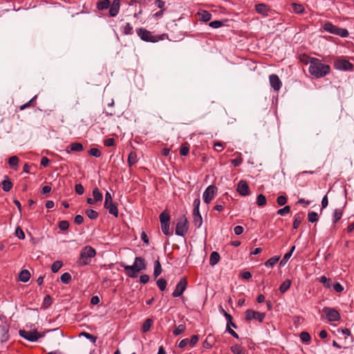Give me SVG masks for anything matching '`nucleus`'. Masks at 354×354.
I'll return each mask as SVG.
<instances>
[{
  "mask_svg": "<svg viewBox=\"0 0 354 354\" xmlns=\"http://www.w3.org/2000/svg\"><path fill=\"white\" fill-rule=\"evenodd\" d=\"M314 58L313 57H310L309 56L306 55H303L300 57V60L301 62L306 64H309L310 65V62Z\"/></svg>",
  "mask_w": 354,
  "mask_h": 354,
  "instance_id": "nucleus-58",
  "label": "nucleus"
},
{
  "mask_svg": "<svg viewBox=\"0 0 354 354\" xmlns=\"http://www.w3.org/2000/svg\"><path fill=\"white\" fill-rule=\"evenodd\" d=\"M93 198L96 202L102 201L103 198L102 194L100 192L98 188L95 187L93 189Z\"/></svg>",
  "mask_w": 354,
  "mask_h": 354,
  "instance_id": "nucleus-39",
  "label": "nucleus"
},
{
  "mask_svg": "<svg viewBox=\"0 0 354 354\" xmlns=\"http://www.w3.org/2000/svg\"><path fill=\"white\" fill-rule=\"evenodd\" d=\"M85 213H86V216L90 219H92V220L96 219L99 216V214L97 213V212H96L95 210H93L92 209H86Z\"/></svg>",
  "mask_w": 354,
  "mask_h": 354,
  "instance_id": "nucleus-40",
  "label": "nucleus"
},
{
  "mask_svg": "<svg viewBox=\"0 0 354 354\" xmlns=\"http://www.w3.org/2000/svg\"><path fill=\"white\" fill-rule=\"evenodd\" d=\"M123 33L124 35H132L133 34V27L129 23H127L123 28Z\"/></svg>",
  "mask_w": 354,
  "mask_h": 354,
  "instance_id": "nucleus-53",
  "label": "nucleus"
},
{
  "mask_svg": "<svg viewBox=\"0 0 354 354\" xmlns=\"http://www.w3.org/2000/svg\"><path fill=\"white\" fill-rule=\"evenodd\" d=\"M186 326L185 324L178 325L173 331V334L176 336L179 335L185 332Z\"/></svg>",
  "mask_w": 354,
  "mask_h": 354,
  "instance_id": "nucleus-48",
  "label": "nucleus"
},
{
  "mask_svg": "<svg viewBox=\"0 0 354 354\" xmlns=\"http://www.w3.org/2000/svg\"><path fill=\"white\" fill-rule=\"evenodd\" d=\"M15 234L21 240H23L25 239V234H24V231L19 226L16 228Z\"/></svg>",
  "mask_w": 354,
  "mask_h": 354,
  "instance_id": "nucleus-56",
  "label": "nucleus"
},
{
  "mask_svg": "<svg viewBox=\"0 0 354 354\" xmlns=\"http://www.w3.org/2000/svg\"><path fill=\"white\" fill-rule=\"evenodd\" d=\"M277 203L279 206L284 205L287 203V197L281 195L277 197Z\"/></svg>",
  "mask_w": 354,
  "mask_h": 354,
  "instance_id": "nucleus-57",
  "label": "nucleus"
},
{
  "mask_svg": "<svg viewBox=\"0 0 354 354\" xmlns=\"http://www.w3.org/2000/svg\"><path fill=\"white\" fill-rule=\"evenodd\" d=\"M194 224L196 227H200L203 223V218L200 214L199 210H193Z\"/></svg>",
  "mask_w": 354,
  "mask_h": 354,
  "instance_id": "nucleus-21",
  "label": "nucleus"
},
{
  "mask_svg": "<svg viewBox=\"0 0 354 354\" xmlns=\"http://www.w3.org/2000/svg\"><path fill=\"white\" fill-rule=\"evenodd\" d=\"M334 67L337 70L348 71L353 68V65L348 60L337 59L334 63Z\"/></svg>",
  "mask_w": 354,
  "mask_h": 354,
  "instance_id": "nucleus-16",
  "label": "nucleus"
},
{
  "mask_svg": "<svg viewBox=\"0 0 354 354\" xmlns=\"http://www.w3.org/2000/svg\"><path fill=\"white\" fill-rule=\"evenodd\" d=\"M80 335L85 337L86 339L91 340V342L93 344L95 343V342L97 339V337L96 336H94V335H93L90 333H88L86 332H82Z\"/></svg>",
  "mask_w": 354,
  "mask_h": 354,
  "instance_id": "nucleus-51",
  "label": "nucleus"
},
{
  "mask_svg": "<svg viewBox=\"0 0 354 354\" xmlns=\"http://www.w3.org/2000/svg\"><path fill=\"white\" fill-rule=\"evenodd\" d=\"M290 212V207L286 205L283 208L277 210V214L280 216H285Z\"/></svg>",
  "mask_w": 354,
  "mask_h": 354,
  "instance_id": "nucleus-50",
  "label": "nucleus"
},
{
  "mask_svg": "<svg viewBox=\"0 0 354 354\" xmlns=\"http://www.w3.org/2000/svg\"><path fill=\"white\" fill-rule=\"evenodd\" d=\"M96 8L98 10H104L109 8V16L114 17L117 16L120 11V0H113L112 3L109 0H99L96 3Z\"/></svg>",
  "mask_w": 354,
  "mask_h": 354,
  "instance_id": "nucleus-3",
  "label": "nucleus"
},
{
  "mask_svg": "<svg viewBox=\"0 0 354 354\" xmlns=\"http://www.w3.org/2000/svg\"><path fill=\"white\" fill-rule=\"evenodd\" d=\"M75 192L79 194L82 195L84 192V188L82 184H76L75 187Z\"/></svg>",
  "mask_w": 354,
  "mask_h": 354,
  "instance_id": "nucleus-59",
  "label": "nucleus"
},
{
  "mask_svg": "<svg viewBox=\"0 0 354 354\" xmlns=\"http://www.w3.org/2000/svg\"><path fill=\"white\" fill-rule=\"evenodd\" d=\"M58 227L61 230L66 231L68 229L69 223L67 221H61L59 222Z\"/></svg>",
  "mask_w": 354,
  "mask_h": 354,
  "instance_id": "nucleus-55",
  "label": "nucleus"
},
{
  "mask_svg": "<svg viewBox=\"0 0 354 354\" xmlns=\"http://www.w3.org/2000/svg\"><path fill=\"white\" fill-rule=\"evenodd\" d=\"M230 350L234 354H243L245 351L244 348L239 344L232 345L230 347Z\"/></svg>",
  "mask_w": 354,
  "mask_h": 354,
  "instance_id": "nucleus-35",
  "label": "nucleus"
},
{
  "mask_svg": "<svg viewBox=\"0 0 354 354\" xmlns=\"http://www.w3.org/2000/svg\"><path fill=\"white\" fill-rule=\"evenodd\" d=\"M343 214V211L341 209H335L334 211V215H333V222L335 223L338 222Z\"/></svg>",
  "mask_w": 354,
  "mask_h": 354,
  "instance_id": "nucleus-42",
  "label": "nucleus"
},
{
  "mask_svg": "<svg viewBox=\"0 0 354 354\" xmlns=\"http://www.w3.org/2000/svg\"><path fill=\"white\" fill-rule=\"evenodd\" d=\"M120 265L124 269L126 274L131 278L138 277V273L147 268L145 260L141 257H136L133 264L131 266L126 265L123 262H121Z\"/></svg>",
  "mask_w": 354,
  "mask_h": 354,
  "instance_id": "nucleus-1",
  "label": "nucleus"
},
{
  "mask_svg": "<svg viewBox=\"0 0 354 354\" xmlns=\"http://www.w3.org/2000/svg\"><path fill=\"white\" fill-rule=\"evenodd\" d=\"M220 259H221L220 255L217 252H212L210 254V257H209V264L212 266H215L216 264H217L218 263Z\"/></svg>",
  "mask_w": 354,
  "mask_h": 354,
  "instance_id": "nucleus-23",
  "label": "nucleus"
},
{
  "mask_svg": "<svg viewBox=\"0 0 354 354\" xmlns=\"http://www.w3.org/2000/svg\"><path fill=\"white\" fill-rule=\"evenodd\" d=\"M217 189V187L213 185L206 188L203 194V201L205 203L209 204L211 202L216 194Z\"/></svg>",
  "mask_w": 354,
  "mask_h": 354,
  "instance_id": "nucleus-12",
  "label": "nucleus"
},
{
  "mask_svg": "<svg viewBox=\"0 0 354 354\" xmlns=\"http://www.w3.org/2000/svg\"><path fill=\"white\" fill-rule=\"evenodd\" d=\"M9 339V326L0 325V344L8 342Z\"/></svg>",
  "mask_w": 354,
  "mask_h": 354,
  "instance_id": "nucleus-18",
  "label": "nucleus"
},
{
  "mask_svg": "<svg viewBox=\"0 0 354 354\" xmlns=\"http://www.w3.org/2000/svg\"><path fill=\"white\" fill-rule=\"evenodd\" d=\"M138 161L137 153L135 151H131L128 156V165L129 167H132L135 165Z\"/></svg>",
  "mask_w": 354,
  "mask_h": 354,
  "instance_id": "nucleus-24",
  "label": "nucleus"
},
{
  "mask_svg": "<svg viewBox=\"0 0 354 354\" xmlns=\"http://www.w3.org/2000/svg\"><path fill=\"white\" fill-rule=\"evenodd\" d=\"M36 98H37V95H35L29 102H28L26 104L21 105L20 106V110H24L26 108L30 106L33 103V102L35 100Z\"/></svg>",
  "mask_w": 354,
  "mask_h": 354,
  "instance_id": "nucleus-63",
  "label": "nucleus"
},
{
  "mask_svg": "<svg viewBox=\"0 0 354 354\" xmlns=\"http://www.w3.org/2000/svg\"><path fill=\"white\" fill-rule=\"evenodd\" d=\"M159 218L162 233L166 236L172 235L173 231L169 227L171 218L169 214L165 210L160 214Z\"/></svg>",
  "mask_w": 354,
  "mask_h": 354,
  "instance_id": "nucleus-6",
  "label": "nucleus"
},
{
  "mask_svg": "<svg viewBox=\"0 0 354 354\" xmlns=\"http://www.w3.org/2000/svg\"><path fill=\"white\" fill-rule=\"evenodd\" d=\"M88 154L91 156L98 158L101 156V151L97 148H91L88 151Z\"/></svg>",
  "mask_w": 354,
  "mask_h": 354,
  "instance_id": "nucleus-54",
  "label": "nucleus"
},
{
  "mask_svg": "<svg viewBox=\"0 0 354 354\" xmlns=\"http://www.w3.org/2000/svg\"><path fill=\"white\" fill-rule=\"evenodd\" d=\"M187 286V281L186 278H182L176 286V288L172 293L174 297H178L183 295V292L186 290Z\"/></svg>",
  "mask_w": 354,
  "mask_h": 354,
  "instance_id": "nucleus-14",
  "label": "nucleus"
},
{
  "mask_svg": "<svg viewBox=\"0 0 354 354\" xmlns=\"http://www.w3.org/2000/svg\"><path fill=\"white\" fill-rule=\"evenodd\" d=\"M104 207L109 211L110 214H112L115 217L118 216V209L117 205L113 202L111 194L109 192H106L105 194Z\"/></svg>",
  "mask_w": 354,
  "mask_h": 354,
  "instance_id": "nucleus-8",
  "label": "nucleus"
},
{
  "mask_svg": "<svg viewBox=\"0 0 354 354\" xmlns=\"http://www.w3.org/2000/svg\"><path fill=\"white\" fill-rule=\"evenodd\" d=\"M19 333L21 337L30 342H35L39 338L44 336V333H38L36 330L29 331L20 330Z\"/></svg>",
  "mask_w": 354,
  "mask_h": 354,
  "instance_id": "nucleus-10",
  "label": "nucleus"
},
{
  "mask_svg": "<svg viewBox=\"0 0 354 354\" xmlns=\"http://www.w3.org/2000/svg\"><path fill=\"white\" fill-rule=\"evenodd\" d=\"M266 203H267L266 198L263 194H260L257 196V204L259 206H261V207L263 206L266 204Z\"/></svg>",
  "mask_w": 354,
  "mask_h": 354,
  "instance_id": "nucleus-47",
  "label": "nucleus"
},
{
  "mask_svg": "<svg viewBox=\"0 0 354 354\" xmlns=\"http://www.w3.org/2000/svg\"><path fill=\"white\" fill-rule=\"evenodd\" d=\"M189 151V145L185 142L181 145L180 148V154L183 156H186L188 155Z\"/></svg>",
  "mask_w": 354,
  "mask_h": 354,
  "instance_id": "nucleus-43",
  "label": "nucleus"
},
{
  "mask_svg": "<svg viewBox=\"0 0 354 354\" xmlns=\"http://www.w3.org/2000/svg\"><path fill=\"white\" fill-rule=\"evenodd\" d=\"M51 304H52V299H51L50 296L48 295H46L44 299V302H43L42 306L44 308H47L51 305Z\"/></svg>",
  "mask_w": 354,
  "mask_h": 354,
  "instance_id": "nucleus-52",
  "label": "nucleus"
},
{
  "mask_svg": "<svg viewBox=\"0 0 354 354\" xmlns=\"http://www.w3.org/2000/svg\"><path fill=\"white\" fill-rule=\"evenodd\" d=\"M156 284L161 291H164L166 289L167 282L166 279L160 278L156 281Z\"/></svg>",
  "mask_w": 354,
  "mask_h": 354,
  "instance_id": "nucleus-41",
  "label": "nucleus"
},
{
  "mask_svg": "<svg viewBox=\"0 0 354 354\" xmlns=\"http://www.w3.org/2000/svg\"><path fill=\"white\" fill-rule=\"evenodd\" d=\"M324 29L326 32L341 36L342 37H346L348 35V32L346 29L339 28L330 22L326 23L324 26Z\"/></svg>",
  "mask_w": 354,
  "mask_h": 354,
  "instance_id": "nucleus-9",
  "label": "nucleus"
},
{
  "mask_svg": "<svg viewBox=\"0 0 354 354\" xmlns=\"http://www.w3.org/2000/svg\"><path fill=\"white\" fill-rule=\"evenodd\" d=\"M225 317L227 319V328L226 330L234 337L239 339V335L230 328L232 326L233 328H236V325L232 322V317L227 313H225Z\"/></svg>",
  "mask_w": 354,
  "mask_h": 354,
  "instance_id": "nucleus-15",
  "label": "nucleus"
},
{
  "mask_svg": "<svg viewBox=\"0 0 354 354\" xmlns=\"http://www.w3.org/2000/svg\"><path fill=\"white\" fill-rule=\"evenodd\" d=\"M245 319L247 322H250L252 319H256L259 322H262L266 317V313L248 309L245 312Z\"/></svg>",
  "mask_w": 354,
  "mask_h": 354,
  "instance_id": "nucleus-11",
  "label": "nucleus"
},
{
  "mask_svg": "<svg viewBox=\"0 0 354 354\" xmlns=\"http://www.w3.org/2000/svg\"><path fill=\"white\" fill-rule=\"evenodd\" d=\"M333 286L334 290L337 292H342L344 290V287L339 282L335 283Z\"/></svg>",
  "mask_w": 354,
  "mask_h": 354,
  "instance_id": "nucleus-61",
  "label": "nucleus"
},
{
  "mask_svg": "<svg viewBox=\"0 0 354 354\" xmlns=\"http://www.w3.org/2000/svg\"><path fill=\"white\" fill-rule=\"evenodd\" d=\"M271 87L276 91L280 90L282 83L277 75L272 74L269 77Z\"/></svg>",
  "mask_w": 354,
  "mask_h": 354,
  "instance_id": "nucleus-19",
  "label": "nucleus"
},
{
  "mask_svg": "<svg viewBox=\"0 0 354 354\" xmlns=\"http://www.w3.org/2000/svg\"><path fill=\"white\" fill-rule=\"evenodd\" d=\"M279 256H274L266 261L265 266L267 267H273L279 261Z\"/></svg>",
  "mask_w": 354,
  "mask_h": 354,
  "instance_id": "nucleus-33",
  "label": "nucleus"
},
{
  "mask_svg": "<svg viewBox=\"0 0 354 354\" xmlns=\"http://www.w3.org/2000/svg\"><path fill=\"white\" fill-rule=\"evenodd\" d=\"M300 339L303 342L307 343L310 341V335L308 332L303 331L300 333Z\"/></svg>",
  "mask_w": 354,
  "mask_h": 354,
  "instance_id": "nucleus-49",
  "label": "nucleus"
},
{
  "mask_svg": "<svg viewBox=\"0 0 354 354\" xmlns=\"http://www.w3.org/2000/svg\"><path fill=\"white\" fill-rule=\"evenodd\" d=\"M295 246L293 245L290 250L287 252L286 254H285V255L283 256V259H281V261H280V265L281 266H284L286 262L288 261V260L290 258V257L292 256V252L295 251Z\"/></svg>",
  "mask_w": 354,
  "mask_h": 354,
  "instance_id": "nucleus-32",
  "label": "nucleus"
},
{
  "mask_svg": "<svg viewBox=\"0 0 354 354\" xmlns=\"http://www.w3.org/2000/svg\"><path fill=\"white\" fill-rule=\"evenodd\" d=\"M323 312L329 322H337L341 318L339 312L334 308L325 307L323 308Z\"/></svg>",
  "mask_w": 354,
  "mask_h": 354,
  "instance_id": "nucleus-13",
  "label": "nucleus"
},
{
  "mask_svg": "<svg viewBox=\"0 0 354 354\" xmlns=\"http://www.w3.org/2000/svg\"><path fill=\"white\" fill-rule=\"evenodd\" d=\"M70 151L66 150V152L69 153L71 151H82L84 150V147L82 144L80 142H73L70 145Z\"/></svg>",
  "mask_w": 354,
  "mask_h": 354,
  "instance_id": "nucleus-22",
  "label": "nucleus"
},
{
  "mask_svg": "<svg viewBox=\"0 0 354 354\" xmlns=\"http://www.w3.org/2000/svg\"><path fill=\"white\" fill-rule=\"evenodd\" d=\"M310 75L319 78L325 76L330 72V66L328 64L322 63V62L315 58L310 62L308 68Z\"/></svg>",
  "mask_w": 354,
  "mask_h": 354,
  "instance_id": "nucleus-2",
  "label": "nucleus"
},
{
  "mask_svg": "<svg viewBox=\"0 0 354 354\" xmlns=\"http://www.w3.org/2000/svg\"><path fill=\"white\" fill-rule=\"evenodd\" d=\"M30 278V273L28 270H23L20 272L19 279L22 282H27Z\"/></svg>",
  "mask_w": 354,
  "mask_h": 354,
  "instance_id": "nucleus-25",
  "label": "nucleus"
},
{
  "mask_svg": "<svg viewBox=\"0 0 354 354\" xmlns=\"http://www.w3.org/2000/svg\"><path fill=\"white\" fill-rule=\"evenodd\" d=\"M223 25V22L219 20L212 21L209 23V26L213 28H218Z\"/></svg>",
  "mask_w": 354,
  "mask_h": 354,
  "instance_id": "nucleus-60",
  "label": "nucleus"
},
{
  "mask_svg": "<svg viewBox=\"0 0 354 354\" xmlns=\"http://www.w3.org/2000/svg\"><path fill=\"white\" fill-rule=\"evenodd\" d=\"M136 32L142 40L152 43H156L160 40H163L167 36V34H162L161 35H153L150 31L143 28H138Z\"/></svg>",
  "mask_w": 354,
  "mask_h": 354,
  "instance_id": "nucleus-5",
  "label": "nucleus"
},
{
  "mask_svg": "<svg viewBox=\"0 0 354 354\" xmlns=\"http://www.w3.org/2000/svg\"><path fill=\"white\" fill-rule=\"evenodd\" d=\"M255 10L259 14L263 16H268L270 8L265 3H258L255 5Z\"/></svg>",
  "mask_w": 354,
  "mask_h": 354,
  "instance_id": "nucleus-20",
  "label": "nucleus"
},
{
  "mask_svg": "<svg viewBox=\"0 0 354 354\" xmlns=\"http://www.w3.org/2000/svg\"><path fill=\"white\" fill-rule=\"evenodd\" d=\"M63 263L62 261H56L51 266V270L53 273L58 272V270L62 267Z\"/></svg>",
  "mask_w": 354,
  "mask_h": 354,
  "instance_id": "nucleus-44",
  "label": "nucleus"
},
{
  "mask_svg": "<svg viewBox=\"0 0 354 354\" xmlns=\"http://www.w3.org/2000/svg\"><path fill=\"white\" fill-rule=\"evenodd\" d=\"M319 282L322 283L326 288H329L332 285L331 279L330 278H327L325 276H322L319 278Z\"/></svg>",
  "mask_w": 354,
  "mask_h": 354,
  "instance_id": "nucleus-38",
  "label": "nucleus"
},
{
  "mask_svg": "<svg viewBox=\"0 0 354 354\" xmlns=\"http://www.w3.org/2000/svg\"><path fill=\"white\" fill-rule=\"evenodd\" d=\"M308 220L310 223H315L319 220V216L317 213L315 212H309L308 213Z\"/></svg>",
  "mask_w": 354,
  "mask_h": 354,
  "instance_id": "nucleus-45",
  "label": "nucleus"
},
{
  "mask_svg": "<svg viewBox=\"0 0 354 354\" xmlns=\"http://www.w3.org/2000/svg\"><path fill=\"white\" fill-rule=\"evenodd\" d=\"M303 218H304L303 213H299L295 216L294 221H293V228L294 229H297L299 227L301 221H303Z\"/></svg>",
  "mask_w": 354,
  "mask_h": 354,
  "instance_id": "nucleus-27",
  "label": "nucleus"
},
{
  "mask_svg": "<svg viewBox=\"0 0 354 354\" xmlns=\"http://www.w3.org/2000/svg\"><path fill=\"white\" fill-rule=\"evenodd\" d=\"M291 281L290 279H286L284 281L279 287V291L281 293L286 292L290 287Z\"/></svg>",
  "mask_w": 354,
  "mask_h": 354,
  "instance_id": "nucleus-30",
  "label": "nucleus"
},
{
  "mask_svg": "<svg viewBox=\"0 0 354 354\" xmlns=\"http://www.w3.org/2000/svg\"><path fill=\"white\" fill-rule=\"evenodd\" d=\"M96 254L95 250L90 245L85 246L80 252L77 263L80 266L88 265Z\"/></svg>",
  "mask_w": 354,
  "mask_h": 354,
  "instance_id": "nucleus-4",
  "label": "nucleus"
},
{
  "mask_svg": "<svg viewBox=\"0 0 354 354\" xmlns=\"http://www.w3.org/2000/svg\"><path fill=\"white\" fill-rule=\"evenodd\" d=\"M292 8L293 11L297 14H301L304 11V7L303 5L296 3H292Z\"/></svg>",
  "mask_w": 354,
  "mask_h": 354,
  "instance_id": "nucleus-37",
  "label": "nucleus"
},
{
  "mask_svg": "<svg viewBox=\"0 0 354 354\" xmlns=\"http://www.w3.org/2000/svg\"><path fill=\"white\" fill-rule=\"evenodd\" d=\"M187 231L188 221L185 215H183L177 221L175 232L178 236H184L187 233Z\"/></svg>",
  "mask_w": 354,
  "mask_h": 354,
  "instance_id": "nucleus-7",
  "label": "nucleus"
},
{
  "mask_svg": "<svg viewBox=\"0 0 354 354\" xmlns=\"http://www.w3.org/2000/svg\"><path fill=\"white\" fill-rule=\"evenodd\" d=\"M236 191L242 196H246L250 194V188L246 180H241L238 185Z\"/></svg>",
  "mask_w": 354,
  "mask_h": 354,
  "instance_id": "nucleus-17",
  "label": "nucleus"
},
{
  "mask_svg": "<svg viewBox=\"0 0 354 354\" xmlns=\"http://www.w3.org/2000/svg\"><path fill=\"white\" fill-rule=\"evenodd\" d=\"M61 281L64 284H68L71 281V275L68 272H64L61 275Z\"/></svg>",
  "mask_w": 354,
  "mask_h": 354,
  "instance_id": "nucleus-46",
  "label": "nucleus"
},
{
  "mask_svg": "<svg viewBox=\"0 0 354 354\" xmlns=\"http://www.w3.org/2000/svg\"><path fill=\"white\" fill-rule=\"evenodd\" d=\"M19 163V158L16 156H11L8 159V164L13 169H17Z\"/></svg>",
  "mask_w": 354,
  "mask_h": 354,
  "instance_id": "nucleus-31",
  "label": "nucleus"
},
{
  "mask_svg": "<svg viewBox=\"0 0 354 354\" xmlns=\"http://www.w3.org/2000/svg\"><path fill=\"white\" fill-rule=\"evenodd\" d=\"M234 155L236 156V158L231 160V163L234 166L237 167L242 164L243 160L241 157V153H236Z\"/></svg>",
  "mask_w": 354,
  "mask_h": 354,
  "instance_id": "nucleus-34",
  "label": "nucleus"
},
{
  "mask_svg": "<svg viewBox=\"0 0 354 354\" xmlns=\"http://www.w3.org/2000/svg\"><path fill=\"white\" fill-rule=\"evenodd\" d=\"M152 324H153V320L150 318H147V319H145V321L144 322V323L142 324V333H147L148 332L151 326H152Z\"/></svg>",
  "mask_w": 354,
  "mask_h": 354,
  "instance_id": "nucleus-28",
  "label": "nucleus"
},
{
  "mask_svg": "<svg viewBox=\"0 0 354 354\" xmlns=\"http://www.w3.org/2000/svg\"><path fill=\"white\" fill-rule=\"evenodd\" d=\"M104 145L106 147H112L115 145L114 138H108L104 140Z\"/></svg>",
  "mask_w": 354,
  "mask_h": 354,
  "instance_id": "nucleus-64",
  "label": "nucleus"
},
{
  "mask_svg": "<svg viewBox=\"0 0 354 354\" xmlns=\"http://www.w3.org/2000/svg\"><path fill=\"white\" fill-rule=\"evenodd\" d=\"M162 267L159 260H156L154 262V271H153V277L156 279L162 272Z\"/></svg>",
  "mask_w": 354,
  "mask_h": 354,
  "instance_id": "nucleus-29",
  "label": "nucleus"
},
{
  "mask_svg": "<svg viewBox=\"0 0 354 354\" xmlns=\"http://www.w3.org/2000/svg\"><path fill=\"white\" fill-rule=\"evenodd\" d=\"M13 186L12 183L9 180L8 177L6 176V179H4L1 183V187L3 191L9 192Z\"/></svg>",
  "mask_w": 354,
  "mask_h": 354,
  "instance_id": "nucleus-26",
  "label": "nucleus"
},
{
  "mask_svg": "<svg viewBox=\"0 0 354 354\" xmlns=\"http://www.w3.org/2000/svg\"><path fill=\"white\" fill-rule=\"evenodd\" d=\"M200 16V19L203 21H208L211 19L212 15L206 10H203L202 12L198 13Z\"/></svg>",
  "mask_w": 354,
  "mask_h": 354,
  "instance_id": "nucleus-36",
  "label": "nucleus"
},
{
  "mask_svg": "<svg viewBox=\"0 0 354 354\" xmlns=\"http://www.w3.org/2000/svg\"><path fill=\"white\" fill-rule=\"evenodd\" d=\"M198 341V336L196 335H193L192 337H191V339L189 340V346L191 347H193L195 346V344L197 343V342Z\"/></svg>",
  "mask_w": 354,
  "mask_h": 354,
  "instance_id": "nucleus-62",
  "label": "nucleus"
}]
</instances>
